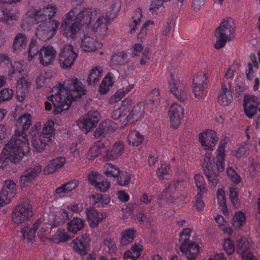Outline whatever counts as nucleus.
Segmentation results:
<instances>
[{"instance_id": "39", "label": "nucleus", "mask_w": 260, "mask_h": 260, "mask_svg": "<svg viewBox=\"0 0 260 260\" xmlns=\"http://www.w3.org/2000/svg\"><path fill=\"white\" fill-rule=\"evenodd\" d=\"M106 148V143L102 141L95 142L90 148L87 153L88 158L96 157L102 152V150Z\"/></svg>"}, {"instance_id": "30", "label": "nucleus", "mask_w": 260, "mask_h": 260, "mask_svg": "<svg viewBox=\"0 0 260 260\" xmlns=\"http://www.w3.org/2000/svg\"><path fill=\"white\" fill-rule=\"evenodd\" d=\"M32 123V117L28 113H25L18 118L16 122V127L21 132H24L29 128Z\"/></svg>"}, {"instance_id": "50", "label": "nucleus", "mask_w": 260, "mask_h": 260, "mask_svg": "<svg viewBox=\"0 0 260 260\" xmlns=\"http://www.w3.org/2000/svg\"><path fill=\"white\" fill-rule=\"evenodd\" d=\"M9 65L10 67H9L8 71V74L9 76H13L16 72L22 73L26 69L23 62L20 60L11 61Z\"/></svg>"}, {"instance_id": "14", "label": "nucleus", "mask_w": 260, "mask_h": 260, "mask_svg": "<svg viewBox=\"0 0 260 260\" xmlns=\"http://www.w3.org/2000/svg\"><path fill=\"white\" fill-rule=\"evenodd\" d=\"M199 138L202 146L206 150H213L218 140L216 132L211 129H207L201 133Z\"/></svg>"}, {"instance_id": "47", "label": "nucleus", "mask_w": 260, "mask_h": 260, "mask_svg": "<svg viewBox=\"0 0 260 260\" xmlns=\"http://www.w3.org/2000/svg\"><path fill=\"white\" fill-rule=\"evenodd\" d=\"M144 139V136L137 131H131L128 137V142L133 146H138L141 145Z\"/></svg>"}, {"instance_id": "61", "label": "nucleus", "mask_w": 260, "mask_h": 260, "mask_svg": "<svg viewBox=\"0 0 260 260\" xmlns=\"http://www.w3.org/2000/svg\"><path fill=\"white\" fill-rule=\"evenodd\" d=\"M214 158L211 153H207L204 158V161L203 162V167L204 168V171L205 170H211L213 168L214 165Z\"/></svg>"}, {"instance_id": "25", "label": "nucleus", "mask_w": 260, "mask_h": 260, "mask_svg": "<svg viewBox=\"0 0 260 260\" xmlns=\"http://www.w3.org/2000/svg\"><path fill=\"white\" fill-rule=\"evenodd\" d=\"M30 83L25 77L20 78L17 81L16 86V98L20 102L23 101L26 96V92Z\"/></svg>"}, {"instance_id": "21", "label": "nucleus", "mask_w": 260, "mask_h": 260, "mask_svg": "<svg viewBox=\"0 0 260 260\" xmlns=\"http://www.w3.org/2000/svg\"><path fill=\"white\" fill-rule=\"evenodd\" d=\"M86 214L88 223L91 228L96 227L107 216L106 213L99 212L93 207L87 208Z\"/></svg>"}, {"instance_id": "10", "label": "nucleus", "mask_w": 260, "mask_h": 260, "mask_svg": "<svg viewBox=\"0 0 260 260\" xmlns=\"http://www.w3.org/2000/svg\"><path fill=\"white\" fill-rule=\"evenodd\" d=\"M48 221L47 218H44V221L39 219L32 224L31 228L27 234V239L29 242L35 241L36 234L40 237H45L48 233Z\"/></svg>"}, {"instance_id": "56", "label": "nucleus", "mask_w": 260, "mask_h": 260, "mask_svg": "<svg viewBox=\"0 0 260 260\" xmlns=\"http://www.w3.org/2000/svg\"><path fill=\"white\" fill-rule=\"evenodd\" d=\"M194 179L196 186L198 189V192H199V194L206 192V183L203 176L200 174H197L194 177Z\"/></svg>"}, {"instance_id": "48", "label": "nucleus", "mask_w": 260, "mask_h": 260, "mask_svg": "<svg viewBox=\"0 0 260 260\" xmlns=\"http://www.w3.org/2000/svg\"><path fill=\"white\" fill-rule=\"evenodd\" d=\"M113 75L111 73H108L103 79L99 86V92L102 94H105L109 90V88L113 85Z\"/></svg>"}, {"instance_id": "54", "label": "nucleus", "mask_w": 260, "mask_h": 260, "mask_svg": "<svg viewBox=\"0 0 260 260\" xmlns=\"http://www.w3.org/2000/svg\"><path fill=\"white\" fill-rule=\"evenodd\" d=\"M111 62L113 64L122 65L127 60V55L123 51L115 54L111 56Z\"/></svg>"}, {"instance_id": "41", "label": "nucleus", "mask_w": 260, "mask_h": 260, "mask_svg": "<svg viewBox=\"0 0 260 260\" xmlns=\"http://www.w3.org/2000/svg\"><path fill=\"white\" fill-rule=\"evenodd\" d=\"M186 247L185 245H183L181 248V252L184 256V257L182 256V260H196L200 250H198L196 246L193 248H190V250H188Z\"/></svg>"}, {"instance_id": "63", "label": "nucleus", "mask_w": 260, "mask_h": 260, "mask_svg": "<svg viewBox=\"0 0 260 260\" xmlns=\"http://www.w3.org/2000/svg\"><path fill=\"white\" fill-rule=\"evenodd\" d=\"M104 249L109 253H113L116 251L117 247L115 242L111 239H107L103 242Z\"/></svg>"}, {"instance_id": "34", "label": "nucleus", "mask_w": 260, "mask_h": 260, "mask_svg": "<svg viewBox=\"0 0 260 260\" xmlns=\"http://www.w3.org/2000/svg\"><path fill=\"white\" fill-rule=\"evenodd\" d=\"M142 18V10L137 9L134 12L129 23V31L131 34L136 32L137 28L140 26Z\"/></svg>"}, {"instance_id": "52", "label": "nucleus", "mask_w": 260, "mask_h": 260, "mask_svg": "<svg viewBox=\"0 0 260 260\" xmlns=\"http://www.w3.org/2000/svg\"><path fill=\"white\" fill-rule=\"evenodd\" d=\"M72 238L64 230L58 229L52 236V240L55 243L64 242Z\"/></svg>"}, {"instance_id": "58", "label": "nucleus", "mask_w": 260, "mask_h": 260, "mask_svg": "<svg viewBox=\"0 0 260 260\" xmlns=\"http://www.w3.org/2000/svg\"><path fill=\"white\" fill-rule=\"evenodd\" d=\"M110 185V182L107 178L102 176L94 186L101 192H106L109 189Z\"/></svg>"}, {"instance_id": "16", "label": "nucleus", "mask_w": 260, "mask_h": 260, "mask_svg": "<svg viewBox=\"0 0 260 260\" xmlns=\"http://www.w3.org/2000/svg\"><path fill=\"white\" fill-rule=\"evenodd\" d=\"M16 188L14 182L11 180L5 181L0 192V206H3L10 202L16 193Z\"/></svg>"}, {"instance_id": "1", "label": "nucleus", "mask_w": 260, "mask_h": 260, "mask_svg": "<svg viewBox=\"0 0 260 260\" xmlns=\"http://www.w3.org/2000/svg\"><path fill=\"white\" fill-rule=\"evenodd\" d=\"M52 92L47 98L53 105V113L59 114L69 109L74 99L85 94L86 90L81 82L74 78L54 87Z\"/></svg>"}, {"instance_id": "35", "label": "nucleus", "mask_w": 260, "mask_h": 260, "mask_svg": "<svg viewBox=\"0 0 260 260\" xmlns=\"http://www.w3.org/2000/svg\"><path fill=\"white\" fill-rule=\"evenodd\" d=\"M17 12L13 11H5L0 8V21L7 24H11L16 21Z\"/></svg>"}, {"instance_id": "12", "label": "nucleus", "mask_w": 260, "mask_h": 260, "mask_svg": "<svg viewBox=\"0 0 260 260\" xmlns=\"http://www.w3.org/2000/svg\"><path fill=\"white\" fill-rule=\"evenodd\" d=\"M47 218L48 224L51 226V228L58 226L63 224L69 219L68 213L65 209H57L47 214Z\"/></svg>"}, {"instance_id": "57", "label": "nucleus", "mask_w": 260, "mask_h": 260, "mask_svg": "<svg viewBox=\"0 0 260 260\" xmlns=\"http://www.w3.org/2000/svg\"><path fill=\"white\" fill-rule=\"evenodd\" d=\"M217 199L219 205L222 207V212L226 215L227 214V208L226 207L225 196L224 191L219 188L217 191Z\"/></svg>"}, {"instance_id": "59", "label": "nucleus", "mask_w": 260, "mask_h": 260, "mask_svg": "<svg viewBox=\"0 0 260 260\" xmlns=\"http://www.w3.org/2000/svg\"><path fill=\"white\" fill-rule=\"evenodd\" d=\"M170 171L169 165L162 164L161 166L158 168L156 171V174L159 179H167Z\"/></svg>"}, {"instance_id": "45", "label": "nucleus", "mask_w": 260, "mask_h": 260, "mask_svg": "<svg viewBox=\"0 0 260 260\" xmlns=\"http://www.w3.org/2000/svg\"><path fill=\"white\" fill-rule=\"evenodd\" d=\"M84 226V221L78 217H74L68 223V230L70 233H76Z\"/></svg>"}, {"instance_id": "49", "label": "nucleus", "mask_w": 260, "mask_h": 260, "mask_svg": "<svg viewBox=\"0 0 260 260\" xmlns=\"http://www.w3.org/2000/svg\"><path fill=\"white\" fill-rule=\"evenodd\" d=\"M103 173L108 177H117L120 172L119 169L111 163H106L102 169Z\"/></svg>"}, {"instance_id": "7", "label": "nucleus", "mask_w": 260, "mask_h": 260, "mask_svg": "<svg viewBox=\"0 0 260 260\" xmlns=\"http://www.w3.org/2000/svg\"><path fill=\"white\" fill-rule=\"evenodd\" d=\"M224 145L220 144L217 149V155L216 160V168L217 171L214 169L211 170H205L204 173L207 176L209 182L214 186H216L218 183L217 178L219 172H221L224 168Z\"/></svg>"}, {"instance_id": "46", "label": "nucleus", "mask_w": 260, "mask_h": 260, "mask_svg": "<svg viewBox=\"0 0 260 260\" xmlns=\"http://www.w3.org/2000/svg\"><path fill=\"white\" fill-rule=\"evenodd\" d=\"M136 231L132 229H127L123 231L121 234L120 244L126 245L131 243L134 240Z\"/></svg>"}, {"instance_id": "32", "label": "nucleus", "mask_w": 260, "mask_h": 260, "mask_svg": "<svg viewBox=\"0 0 260 260\" xmlns=\"http://www.w3.org/2000/svg\"><path fill=\"white\" fill-rule=\"evenodd\" d=\"M51 142L41 135H35L31 140L32 146L38 152L44 150L49 143Z\"/></svg>"}, {"instance_id": "28", "label": "nucleus", "mask_w": 260, "mask_h": 260, "mask_svg": "<svg viewBox=\"0 0 260 260\" xmlns=\"http://www.w3.org/2000/svg\"><path fill=\"white\" fill-rule=\"evenodd\" d=\"M65 161V158L63 157H57L51 160L44 168V173L50 174L54 173L63 166Z\"/></svg>"}, {"instance_id": "11", "label": "nucleus", "mask_w": 260, "mask_h": 260, "mask_svg": "<svg viewBox=\"0 0 260 260\" xmlns=\"http://www.w3.org/2000/svg\"><path fill=\"white\" fill-rule=\"evenodd\" d=\"M170 91L181 102H185L186 100L185 94L186 86L181 82L180 80L175 76H171L169 82Z\"/></svg>"}, {"instance_id": "18", "label": "nucleus", "mask_w": 260, "mask_h": 260, "mask_svg": "<svg viewBox=\"0 0 260 260\" xmlns=\"http://www.w3.org/2000/svg\"><path fill=\"white\" fill-rule=\"evenodd\" d=\"M168 115L171 126L176 128L180 125L183 117L184 109L176 103H173L169 108Z\"/></svg>"}, {"instance_id": "43", "label": "nucleus", "mask_w": 260, "mask_h": 260, "mask_svg": "<svg viewBox=\"0 0 260 260\" xmlns=\"http://www.w3.org/2000/svg\"><path fill=\"white\" fill-rule=\"evenodd\" d=\"M54 122L52 120H48L44 126L42 134L41 135L43 136L44 138L47 139V140L51 143L52 142L54 134Z\"/></svg>"}, {"instance_id": "31", "label": "nucleus", "mask_w": 260, "mask_h": 260, "mask_svg": "<svg viewBox=\"0 0 260 260\" xmlns=\"http://www.w3.org/2000/svg\"><path fill=\"white\" fill-rule=\"evenodd\" d=\"M190 229L189 228L184 229L179 234V242L181 243L180 250H181V247L183 245H185V247H187L188 250H190V248H193L194 246H197L198 250H200V246L194 242L190 241L189 240L190 236Z\"/></svg>"}, {"instance_id": "19", "label": "nucleus", "mask_w": 260, "mask_h": 260, "mask_svg": "<svg viewBox=\"0 0 260 260\" xmlns=\"http://www.w3.org/2000/svg\"><path fill=\"white\" fill-rule=\"evenodd\" d=\"M260 100L252 95H245L244 98L243 106L246 115L248 118H252L256 113Z\"/></svg>"}, {"instance_id": "53", "label": "nucleus", "mask_w": 260, "mask_h": 260, "mask_svg": "<svg viewBox=\"0 0 260 260\" xmlns=\"http://www.w3.org/2000/svg\"><path fill=\"white\" fill-rule=\"evenodd\" d=\"M245 215L242 212H238L234 215L232 225L236 230L240 229L245 222Z\"/></svg>"}, {"instance_id": "24", "label": "nucleus", "mask_w": 260, "mask_h": 260, "mask_svg": "<svg viewBox=\"0 0 260 260\" xmlns=\"http://www.w3.org/2000/svg\"><path fill=\"white\" fill-rule=\"evenodd\" d=\"M124 145L122 143H115L111 148L108 150L103 156L105 161L114 160L120 157L123 153Z\"/></svg>"}, {"instance_id": "26", "label": "nucleus", "mask_w": 260, "mask_h": 260, "mask_svg": "<svg viewBox=\"0 0 260 260\" xmlns=\"http://www.w3.org/2000/svg\"><path fill=\"white\" fill-rule=\"evenodd\" d=\"M102 44L93 38L85 35L82 39L80 47L84 51H94L101 47Z\"/></svg>"}, {"instance_id": "29", "label": "nucleus", "mask_w": 260, "mask_h": 260, "mask_svg": "<svg viewBox=\"0 0 260 260\" xmlns=\"http://www.w3.org/2000/svg\"><path fill=\"white\" fill-rule=\"evenodd\" d=\"M144 112V109L143 104H139L133 106L127 116L126 119L129 123L139 120L143 115Z\"/></svg>"}, {"instance_id": "20", "label": "nucleus", "mask_w": 260, "mask_h": 260, "mask_svg": "<svg viewBox=\"0 0 260 260\" xmlns=\"http://www.w3.org/2000/svg\"><path fill=\"white\" fill-rule=\"evenodd\" d=\"M206 80V74L203 72L198 73L194 77L192 88L197 98H201L203 95Z\"/></svg>"}, {"instance_id": "60", "label": "nucleus", "mask_w": 260, "mask_h": 260, "mask_svg": "<svg viewBox=\"0 0 260 260\" xmlns=\"http://www.w3.org/2000/svg\"><path fill=\"white\" fill-rule=\"evenodd\" d=\"M230 200L235 208H238L239 205L238 197V188L236 187H231L229 188Z\"/></svg>"}, {"instance_id": "62", "label": "nucleus", "mask_w": 260, "mask_h": 260, "mask_svg": "<svg viewBox=\"0 0 260 260\" xmlns=\"http://www.w3.org/2000/svg\"><path fill=\"white\" fill-rule=\"evenodd\" d=\"M223 249L229 255L232 254L235 251L234 243L230 238L225 239L223 243Z\"/></svg>"}, {"instance_id": "44", "label": "nucleus", "mask_w": 260, "mask_h": 260, "mask_svg": "<svg viewBox=\"0 0 260 260\" xmlns=\"http://www.w3.org/2000/svg\"><path fill=\"white\" fill-rule=\"evenodd\" d=\"M134 87L133 84H128L127 86L119 89L109 100L110 103L113 104L120 100L127 93Z\"/></svg>"}, {"instance_id": "4", "label": "nucleus", "mask_w": 260, "mask_h": 260, "mask_svg": "<svg viewBox=\"0 0 260 260\" xmlns=\"http://www.w3.org/2000/svg\"><path fill=\"white\" fill-rule=\"evenodd\" d=\"M5 152L12 155V161L17 163L23 156L30 152L28 139L26 134L19 130H15L13 136L5 147Z\"/></svg>"}, {"instance_id": "23", "label": "nucleus", "mask_w": 260, "mask_h": 260, "mask_svg": "<svg viewBox=\"0 0 260 260\" xmlns=\"http://www.w3.org/2000/svg\"><path fill=\"white\" fill-rule=\"evenodd\" d=\"M114 122L110 120H107L100 123L98 128L94 132V137L99 139L101 137H106L114 130Z\"/></svg>"}, {"instance_id": "33", "label": "nucleus", "mask_w": 260, "mask_h": 260, "mask_svg": "<svg viewBox=\"0 0 260 260\" xmlns=\"http://www.w3.org/2000/svg\"><path fill=\"white\" fill-rule=\"evenodd\" d=\"M143 249L142 245L140 244H134L130 250L124 253V260H136L141 255Z\"/></svg>"}, {"instance_id": "38", "label": "nucleus", "mask_w": 260, "mask_h": 260, "mask_svg": "<svg viewBox=\"0 0 260 260\" xmlns=\"http://www.w3.org/2000/svg\"><path fill=\"white\" fill-rule=\"evenodd\" d=\"M110 200L109 197L101 193L93 194L90 197V203L97 207H103L108 205Z\"/></svg>"}, {"instance_id": "2", "label": "nucleus", "mask_w": 260, "mask_h": 260, "mask_svg": "<svg viewBox=\"0 0 260 260\" xmlns=\"http://www.w3.org/2000/svg\"><path fill=\"white\" fill-rule=\"evenodd\" d=\"M57 11V7L52 5H47L40 10L28 11L26 14V21L28 23H41L36 28V35L42 41L52 38L59 26L58 21L51 18Z\"/></svg>"}, {"instance_id": "36", "label": "nucleus", "mask_w": 260, "mask_h": 260, "mask_svg": "<svg viewBox=\"0 0 260 260\" xmlns=\"http://www.w3.org/2000/svg\"><path fill=\"white\" fill-rule=\"evenodd\" d=\"M78 180L76 179H73L56 188L55 190V192L57 194L68 193L75 189L78 186Z\"/></svg>"}, {"instance_id": "42", "label": "nucleus", "mask_w": 260, "mask_h": 260, "mask_svg": "<svg viewBox=\"0 0 260 260\" xmlns=\"http://www.w3.org/2000/svg\"><path fill=\"white\" fill-rule=\"evenodd\" d=\"M252 245L245 238H241L237 243V252L241 256L251 251Z\"/></svg>"}, {"instance_id": "37", "label": "nucleus", "mask_w": 260, "mask_h": 260, "mask_svg": "<svg viewBox=\"0 0 260 260\" xmlns=\"http://www.w3.org/2000/svg\"><path fill=\"white\" fill-rule=\"evenodd\" d=\"M27 42V38L26 36L19 33L14 39L13 48L16 51H22L25 48Z\"/></svg>"}, {"instance_id": "17", "label": "nucleus", "mask_w": 260, "mask_h": 260, "mask_svg": "<svg viewBox=\"0 0 260 260\" xmlns=\"http://www.w3.org/2000/svg\"><path fill=\"white\" fill-rule=\"evenodd\" d=\"M90 241L89 235L84 234L73 240L71 243V245L76 253L84 255L87 253Z\"/></svg>"}, {"instance_id": "51", "label": "nucleus", "mask_w": 260, "mask_h": 260, "mask_svg": "<svg viewBox=\"0 0 260 260\" xmlns=\"http://www.w3.org/2000/svg\"><path fill=\"white\" fill-rule=\"evenodd\" d=\"M215 220L220 229L224 233L229 235L233 233V229L229 225L228 222L224 219L221 215H217L215 218Z\"/></svg>"}, {"instance_id": "5", "label": "nucleus", "mask_w": 260, "mask_h": 260, "mask_svg": "<svg viewBox=\"0 0 260 260\" xmlns=\"http://www.w3.org/2000/svg\"><path fill=\"white\" fill-rule=\"evenodd\" d=\"M235 28L234 22L231 18L223 19L221 21L219 26L215 30L214 35L216 39L214 44L215 48L218 49L225 45L234 34Z\"/></svg>"}, {"instance_id": "40", "label": "nucleus", "mask_w": 260, "mask_h": 260, "mask_svg": "<svg viewBox=\"0 0 260 260\" xmlns=\"http://www.w3.org/2000/svg\"><path fill=\"white\" fill-rule=\"evenodd\" d=\"M103 70L101 67H95L91 70L87 80L89 85H94L100 80Z\"/></svg>"}, {"instance_id": "8", "label": "nucleus", "mask_w": 260, "mask_h": 260, "mask_svg": "<svg viewBox=\"0 0 260 260\" xmlns=\"http://www.w3.org/2000/svg\"><path fill=\"white\" fill-rule=\"evenodd\" d=\"M77 55L78 54L72 45H64L60 48L58 54V61L60 67L64 69L71 68Z\"/></svg>"}, {"instance_id": "27", "label": "nucleus", "mask_w": 260, "mask_h": 260, "mask_svg": "<svg viewBox=\"0 0 260 260\" xmlns=\"http://www.w3.org/2000/svg\"><path fill=\"white\" fill-rule=\"evenodd\" d=\"M96 20L93 26V31L97 33L100 37L104 36L107 32L108 20L104 15H96Z\"/></svg>"}, {"instance_id": "55", "label": "nucleus", "mask_w": 260, "mask_h": 260, "mask_svg": "<svg viewBox=\"0 0 260 260\" xmlns=\"http://www.w3.org/2000/svg\"><path fill=\"white\" fill-rule=\"evenodd\" d=\"M39 50L37 41L35 40L32 39L27 50L28 60H31L34 57L39 53Z\"/></svg>"}, {"instance_id": "9", "label": "nucleus", "mask_w": 260, "mask_h": 260, "mask_svg": "<svg viewBox=\"0 0 260 260\" xmlns=\"http://www.w3.org/2000/svg\"><path fill=\"white\" fill-rule=\"evenodd\" d=\"M100 119L99 113L96 111H91L78 119L77 124L83 132L86 134L92 129Z\"/></svg>"}, {"instance_id": "13", "label": "nucleus", "mask_w": 260, "mask_h": 260, "mask_svg": "<svg viewBox=\"0 0 260 260\" xmlns=\"http://www.w3.org/2000/svg\"><path fill=\"white\" fill-rule=\"evenodd\" d=\"M183 189L184 187L180 181H173L170 183L168 188L164 189L161 196L168 202H173L183 195Z\"/></svg>"}, {"instance_id": "64", "label": "nucleus", "mask_w": 260, "mask_h": 260, "mask_svg": "<svg viewBox=\"0 0 260 260\" xmlns=\"http://www.w3.org/2000/svg\"><path fill=\"white\" fill-rule=\"evenodd\" d=\"M164 2L162 0H154L152 2L149 9V12L152 14H156L162 10Z\"/></svg>"}, {"instance_id": "22", "label": "nucleus", "mask_w": 260, "mask_h": 260, "mask_svg": "<svg viewBox=\"0 0 260 260\" xmlns=\"http://www.w3.org/2000/svg\"><path fill=\"white\" fill-rule=\"evenodd\" d=\"M232 99L231 85L229 82H224L219 92L218 102L221 106H226L231 102Z\"/></svg>"}, {"instance_id": "15", "label": "nucleus", "mask_w": 260, "mask_h": 260, "mask_svg": "<svg viewBox=\"0 0 260 260\" xmlns=\"http://www.w3.org/2000/svg\"><path fill=\"white\" fill-rule=\"evenodd\" d=\"M56 56V51L51 46H43L39 50V60L43 67L53 64Z\"/></svg>"}, {"instance_id": "3", "label": "nucleus", "mask_w": 260, "mask_h": 260, "mask_svg": "<svg viewBox=\"0 0 260 260\" xmlns=\"http://www.w3.org/2000/svg\"><path fill=\"white\" fill-rule=\"evenodd\" d=\"M77 9H72L67 13L61 25L63 35L73 39L79 32L80 22L83 20L85 24H89L92 19L96 18L97 11L94 9L83 8L77 14Z\"/></svg>"}, {"instance_id": "6", "label": "nucleus", "mask_w": 260, "mask_h": 260, "mask_svg": "<svg viewBox=\"0 0 260 260\" xmlns=\"http://www.w3.org/2000/svg\"><path fill=\"white\" fill-rule=\"evenodd\" d=\"M33 214L31 205L27 202H23L13 208L11 214V220L13 224L22 225L31 220Z\"/></svg>"}]
</instances>
